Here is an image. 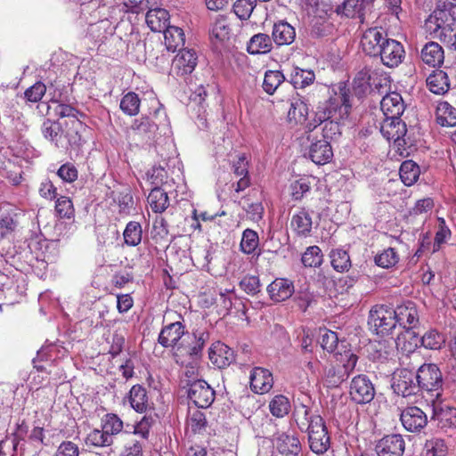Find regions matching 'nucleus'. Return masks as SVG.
Returning <instances> with one entry per match:
<instances>
[{
    "instance_id": "aec40b11",
    "label": "nucleus",
    "mask_w": 456,
    "mask_h": 456,
    "mask_svg": "<svg viewBox=\"0 0 456 456\" xmlns=\"http://www.w3.org/2000/svg\"><path fill=\"white\" fill-rule=\"evenodd\" d=\"M420 59L426 65L437 68L444 63V51L437 42L430 41L421 48Z\"/></svg>"
},
{
    "instance_id": "4d7b16f0",
    "label": "nucleus",
    "mask_w": 456,
    "mask_h": 456,
    "mask_svg": "<svg viewBox=\"0 0 456 456\" xmlns=\"http://www.w3.org/2000/svg\"><path fill=\"white\" fill-rule=\"evenodd\" d=\"M140 99L134 92H129L123 96L120 102V109L129 116H134L139 112Z\"/></svg>"
},
{
    "instance_id": "e433bc0d",
    "label": "nucleus",
    "mask_w": 456,
    "mask_h": 456,
    "mask_svg": "<svg viewBox=\"0 0 456 456\" xmlns=\"http://www.w3.org/2000/svg\"><path fill=\"white\" fill-rule=\"evenodd\" d=\"M314 72L312 69H305L295 67L290 75V83L295 88H305L314 83Z\"/></svg>"
},
{
    "instance_id": "c85d7f7f",
    "label": "nucleus",
    "mask_w": 456,
    "mask_h": 456,
    "mask_svg": "<svg viewBox=\"0 0 456 456\" xmlns=\"http://www.w3.org/2000/svg\"><path fill=\"white\" fill-rule=\"evenodd\" d=\"M165 45L168 51L175 52L181 49L185 43V36L183 30L176 26H170L164 29Z\"/></svg>"
},
{
    "instance_id": "7ed1b4c3",
    "label": "nucleus",
    "mask_w": 456,
    "mask_h": 456,
    "mask_svg": "<svg viewBox=\"0 0 456 456\" xmlns=\"http://www.w3.org/2000/svg\"><path fill=\"white\" fill-rule=\"evenodd\" d=\"M208 337L203 331L185 336L175 348L173 356L175 362L187 364V362H199Z\"/></svg>"
},
{
    "instance_id": "6ab92c4d",
    "label": "nucleus",
    "mask_w": 456,
    "mask_h": 456,
    "mask_svg": "<svg viewBox=\"0 0 456 456\" xmlns=\"http://www.w3.org/2000/svg\"><path fill=\"white\" fill-rule=\"evenodd\" d=\"M380 133L387 141L398 142L404 137L407 128L400 118H385L380 124Z\"/></svg>"
},
{
    "instance_id": "a18cd8bd",
    "label": "nucleus",
    "mask_w": 456,
    "mask_h": 456,
    "mask_svg": "<svg viewBox=\"0 0 456 456\" xmlns=\"http://www.w3.org/2000/svg\"><path fill=\"white\" fill-rule=\"evenodd\" d=\"M302 264L305 267H319L323 261V255L318 246L308 247L301 257Z\"/></svg>"
},
{
    "instance_id": "4c0bfd02",
    "label": "nucleus",
    "mask_w": 456,
    "mask_h": 456,
    "mask_svg": "<svg viewBox=\"0 0 456 456\" xmlns=\"http://www.w3.org/2000/svg\"><path fill=\"white\" fill-rule=\"evenodd\" d=\"M419 167L412 160H405L400 167V177L406 186L412 185L419 176Z\"/></svg>"
},
{
    "instance_id": "ddd939ff",
    "label": "nucleus",
    "mask_w": 456,
    "mask_h": 456,
    "mask_svg": "<svg viewBox=\"0 0 456 456\" xmlns=\"http://www.w3.org/2000/svg\"><path fill=\"white\" fill-rule=\"evenodd\" d=\"M400 419L403 428L412 433L419 432L428 424L427 414L417 406H409L403 409Z\"/></svg>"
},
{
    "instance_id": "4be33fe9",
    "label": "nucleus",
    "mask_w": 456,
    "mask_h": 456,
    "mask_svg": "<svg viewBox=\"0 0 456 456\" xmlns=\"http://www.w3.org/2000/svg\"><path fill=\"white\" fill-rule=\"evenodd\" d=\"M308 155L311 160L317 165L328 163L333 157L330 142L322 139L312 142Z\"/></svg>"
},
{
    "instance_id": "b1692460",
    "label": "nucleus",
    "mask_w": 456,
    "mask_h": 456,
    "mask_svg": "<svg viewBox=\"0 0 456 456\" xmlns=\"http://www.w3.org/2000/svg\"><path fill=\"white\" fill-rule=\"evenodd\" d=\"M240 407L242 414L251 424H257L259 419H267L264 411L260 410V404L254 395H247L240 399Z\"/></svg>"
},
{
    "instance_id": "3c124183",
    "label": "nucleus",
    "mask_w": 456,
    "mask_h": 456,
    "mask_svg": "<svg viewBox=\"0 0 456 456\" xmlns=\"http://www.w3.org/2000/svg\"><path fill=\"white\" fill-rule=\"evenodd\" d=\"M156 128L157 126L147 117H142L139 119H135L131 126V129L134 134L142 137V139H149L151 134L155 132Z\"/></svg>"
},
{
    "instance_id": "39448f33",
    "label": "nucleus",
    "mask_w": 456,
    "mask_h": 456,
    "mask_svg": "<svg viewBox=\"0 0 456 456\" xmlns=\"http://www.w3.org/2000/svg\"><path fill=\"white\" fill-rule=\"evenodd\" d=\"M453 4L447 1H439L434 11L425 20V28L431 35H437L445 31V28L452 26L456 19L452 16Z\"/></svg>"
},
{
    "instance_id": "393cba45",
    "label": "nucleus",
    "mask_w": 456,
    "mask_h": 456,
    "mask_svg": "<svg viewBox=\"0 0 456 456\" xmlns=\"http://www.w3.org/2000/svg\"><path fill=\"white\" fill-rule=\"evenodd\" d=\"M276 448L282 456H298L302 446L297 436L281 433L276 437Z\"/></svg>"
},
{
    "instance_id": "f3484780",
    "label": "nucleus",
    "mask_w": 456,
    "mask_h": 456,
    "mask_svg": "<svg viewBox=\"0 0 456 456\" xmlns=\"http://www.w3.org/2000/svg\"><path fill=\"white\" fill-rule=\"evenodd\" d=\"M250 387L256 394L267 393L273 386L271 371L262 367H255L250 372Z\"/></svg>"
},
{
    "instance_id": "5fc2aeb1",
    "label": "nucleus",
    "mask_w": 456,
    "mask_h": 456,
    "mask_svg": "<svg viewBox=\"0 0 456 456\" xmlns=\"http://www.w3.org/2000/svg\"><path fill=\"white\" fill-rule=\"evenodd\" d=\"M86 443L90 445L96 447H105L111 445L114 441L112 436H110L106 431L102 429H94L91 431L86 438Z\"/></svg>"
},
{
    "instance_id": "ea45409f",
    "label": "nucleus",
    "mask_w": 456,
    "mask_h": 456,
    "mask_svg": "<svg viewBox=\"0 0 456 456\" xmlns=\"http://www.w3.org/2000/svg\"><path fill=\"white\" fill-rule=\"evenodd\" d=\"M211 40L216 42H224L230 38L231 28L228 25L227 20L224 16L218 17L210 29Z\"/></svg>"
},
{
    "instance_id": "37998d69",
    "label": "nucleus",
    "mask_w": 456,
    "mask_h": 456,
    "mask_svg": "<svg viewBox=\"0 0 456 456\" xmlns=\"http://www.w3.org/2000/svg\"><path fill=\"white\" fill-rule=\"evenodd\" d=\"M54 113L55 116H58L60 118H70L71 119L68 121L69 126H70V128L75 130V135L77 134V128L78 126H81V122L77 119V110L68 104H57L54 108Z\"/></svg>"
},
{
    "instance_id": "cd10ccee",
    "label": "nucleus",
    "mask_w": 456,
    "mask_h": 456,
    "mask_svg": "<svg viewBox=\"0 0 456 456\" xmlns=\"http://www.w3.org/2000/svg\"><path fill=\"white\" fill-rule=\"evenodd\" d=\"M290 225L297 235L307 237L312 231V217L305 208H302L298 213L293 215Z\"/></svg>"
},
{
    "instance_id": "473e14b6",
    "label": "nucleus",
    "mask_w": 456,
    "mask_h": 456,
    "mask_svg": "<svg viewBox=\"0 0 456 456\" xmlns=\"http://www.w3.org/2000/svg\"><path fill=\"white\" fill-rule=\"evenodd\" d=\"M118 438L124 444L120 456H142V442L134 435L124 432Z\"/></svg>"
},
{
    "instance_id": "0eeeda50",
    "label": "nucleus",
    "mask_w": 456,
    "mask_h": 456,
    "mask_svg": "<svg viewBox=\"0 0 456 456\" xmlns=\"http://www.w3.org/2000/svg\"><path fill=\"white\" fill-rule=\"evenodd\" d=\"M394 308L384 305L373 306L369 314L368 324L378 335H388L396 327Z\"/></svg>"
},
{
    "instance_id": "bb28decb",
    "label": "nucleus",
    "mask_w": 456,
    "mask_h": 456,
    "mask_svg": "<svg viewBox=\"0 0 456 456\" xmlns=\"http://www.w3.org/2000/svg\"><path fill=\"white\" fill-rule=\"evenodd\" d=\"M432 420L441 428L456 426V408L448 405H434Z\"/></svg>"
},
{
    "instance_id": "6e6552de",
    "label": "nucleus",
    "mask_w": 456,
    "mask_h": 456,
    "mask_svg": "<svg viewBox=\"0 0 456 456\" xmlns=\"http://www.w3.org/2000/svg\"><path fill=\"white\" fill-rule=\"evenodd\" d=\"M69 126L68 121L59 122L46 119L43 122L41 131L44 137L58 148H66L75 142V136L64 129Z\"/></svg>"
},
{
    "instance_id": "6e6d98bb",
    "label": "nucleus",
    "mask_w": 456,
    "mask_h": 456,
    "mask_svg": "<svg viewBox=\"0 0 456 456\" xmlns=\"http://www.w3.org/2000/svg\"><path fill=\"white\" fill-rule=\"evenodd\" d=\"M242 208L247 212L248 218L254 222L260 221L265 212L261 201H251L249 198L243 199Z\"/></svg>"
},
{
    "instance_id": "4468645a",
    "label": "nucleus",
    "mask_w": 456,
    "mask_h": 456,
    "mask_svg": "<svg viewBox=\"0 0 456 456\" xmlns=\"http://www.w3.org/2000/svg\"><path fill=\"white\" fill-rule=\"evenodd\" d=\"M197 65V55L193 50L180 49L172 62V69L177 76L191 74Z\"/></svg>"
},
{
    "instance_id": "9d476101",
    "label": "nucleus",
    "mask_w": 456,
    "mask_h": 456,
    "mask_svg": "<svg viewBox=\"0 0 456 456\" xmlns=\"http://www.w3.org/2000/svg\"><path fill=\"white\" fill-rule=\"evenodd\" d=\"M349 395L354 403L366 404L373 400L375 387L366 375H357L351 381Z\"/></svg>"
},
{
    "instance_id": "72a5a7b5",
    "label": "nucleus",
    "mask_w": 456,
    "mask_h": 456,
    "mask_svg": "<svg viewBox=\"0 0 456 456\" xmlns=\"http://www.w3.org/2000/svg\"><path fill=\"white\" fill-rule=\"evenodd\" d=\"M436 122L442 126H456V109L447 102H440L436 111Z\"/></svg>"
},
{
    "instance_id": "2f4dec72",
    "label": "nucleus",
    "mask_w": 456,
    "mask_h": 456,
    "mask_svg": "<svg viewBox=\"0 0 456 456\" xmlns=\"http://www.w3.org/2000/svg\"><path fill=\"white\" fill-rule=\"evenodd\" d=\"M147 200L151 210L155 213H162L169 206L167 193L160 187H153Z\"/></svg>"
},
{
    "instance_id": "864d4df0",
    "label": "nucleus",
    "mask_w": 456,
    "mask_h": 456,
    "mask_svg": "<svg viewBox=\"0 0 456 456\" xmlns=\"http://www.w3.org/2000/svg\"><path fill=\"white\" fill-rule=\"evenodd\" d=\"M335 29L332 22L322 17L315 18L311 29V35L314 37H324L331 35Z\"/></svg>"
},
{
    "instance_id": "f704fd0d",
    "label": "nucleus",
    "mask_w": 456,
    "mask_h": 456,
    "mask_svg": "<svg viewBox=\"0 0 456 456\" xmlns=\"http://www.w3.org/2000/svg\"><path fill=\"white\" fill-rule=\"evenodd\" d=\"M129 402L137 412H143L149 407L146 389L141 385H134L130 389Z\"/></svg>"
},
{
    "instance_id": "7c9ffc66",
    "label": "nucleus",
    "mask_w": 456,
    "mask_h": 456,
    "mask_svg": "<svg viewBox=\"0 0 456 456\" xmlns=\"http://www.w3.org/2000/svg\"><path fill=\"white\" fill-rule=\"evenodd\" d=\"M209 358L218 368H224L233 361V353L227 346L218 344L210 348Z\"/></svg>"
},
{
    "instance_id": "774afa93",
    "label": "nucleus",
    "mask_w": 456,
    "mask_h": 456,
    "mask_svg": "<svg viewBox=\"0 0 456 456\" xmlns=\"http://www.w3.org/2000/svg\"><path fill=\"white\" fill-rule=\"evenodd\" d=\"M437 37L450 49L456 51V22L445 28V31L437 35Z\"/></svg>"
},
{
    "instance_id": "f257e3e1",
    "label": "nucleus",
    "mask_w": 456,
    "mask_h": 456,
    "mask_svg": "<svg viewBox=\"0 0 456 456\" xmlns=\"http://www.w3.org/2000/svg\"><path fill=\"white\" fill-rule=\"evenodd\" d=\"M361 45L366 54L379 57L388 68L398 67L405 57L403 45L399 41L389 38L387 32L381 27L366 29L362 34Z\"/></svg>"
},
{
    "instance_id": "69168bd1",
    "label": "nucleus",
    "mask_w": 456,
    "mask_h": 456,
    "mask_svg": "<svg viewBox=\"0 0 456 456\" xmlns=\"http://www.w3.org/2000/svg\"><path fill=\"white\" fill-rule=\"evenodd\" d=\"M45 85L42 82H37L25 91L24 97L30 102H37L45 95Z\"/></svg>"
},
{
    "instance_id": "f8f14e48",
    "label": "nucleus",
    "mask_w": 456,
    "mask_h": 456,
    "mask_svg": "<svg viewBox=\"0 0 456 456\" xmlns=\"http://www.w3.org/2000/svg\"><path fill=\"white\" fill-rule=\"evenodd\" d=\"M404 449V439L399 434L385 436L375 445V452L378 456H402Z\"/></svg>"
},
{
    "instance_id": "c756f323",
    "label": "nucleus",
    "mask_w": 456,
    "mask_h": 456,
    "mask_svg": "<svg viewBox=\"0 0 456 456\" xmlns=\"http://www.w3.org/2000/svg\"><path fill=\"white\" fill-rule=\"evenodd\" d=\"M429 90L436 94H444L450 89L449 77L446 72L436 69L427 78Z\"/></svg>"
},
{
    "instance_id": "09e8293b",
    "label": "nucleus",
    "mask_w": 456,
    "mask_h": 456,
    "mask_svg": "<svg viewBox=\"0 0 456 456\" xmlns=\"http://www.w3.org/2000/svg\"><path fill=\"white\" fill-rule=\"evenodd\" d=\"M419 342L427 349L438 350L445 343V339L443 334L430 330L420 338Z\"/></svg>"
},
{
    "instance_id": "c9c22d12",
    "label": "nucleus",
    "mask_w": 456,
    "mask_h": 456,
    "mask_svg": "<svg viewBox=\"0 0 456 456\" xmlns=\"http://www.w3.org/2000/svg\"><path fill=\"white\" fill-rule=\"evenodd\" d=\"M167 16L168 13L164 9H151L146 13V23L152 31H161L167 27Z\"/></svg>"
},
{
    "instance_id": "de8ad7c7",
    "label": "nucleus",
    "mask_w": 456,
    "mask_h": 456,
    "mask_svg": "<svg viewBox=\"0 0 456 456\" xmlns=\"http://www.w3.org/2000/svg\"><path fill=\"white\" fill-rule=\"evenodd\" d=\"M197 364L198 362H187V364H183L185 367L180 378V384L183 388H189L194 382L202 380L198 378Z\"/></svg>"
},
{
    "instance_id": "e2e57ef3",
    "label": "nucleus",
    "mask_w": 456,
    "mask_h": 456,
    "mask_svg": "<svg viewBox=\"0 0 456 456\" xmlns=\"http://www.w3.org/2000/svg\"><path fill=\"white\" fill-rule=\"evenodd\" d=\"M55 210L61 218H71L75 211L71 200L66 196H61L57 199Z\"/></svg>"
},
{
    "instance_id": "9b49d317",
    "label": "nucleus",
    "mask_w": 456,
    "mask_h": 456,
    "mask_svg": "<svg viewBox=\"0 0 456 456\" xmlns=\"http://www.w3.org/2000/svg\"><path fill=\"white\" fill-rule=\"evenodd\" d=\"M187 395L198 408H208L213 403L216 393L205 380H201L187 388Z\"/></svg>"
},
{
    "instance_id": "052dcab7",
    "label": "nucleus",
    "mask_w": 456,
    "mask_h": 456,
    "mask_svg": "<svg viewBox=\"0 0 456 456\" xmlns=\"http://www.w3.org/2000/svg\"><path fill=\"white\" fill-rule=\"evenodd\" d=\"M256 5V0H237L232 6L236 16L241 20H247L251 16Z\"/></svg>"
},
{
    "instance_id": "680f3d73",
    "label": "nucleus",
    "mask_w": 456,
    "mask_h": 456,
    "mask_svg": "<svg viewBox=\"0 0 456 456\" xmlns=\"http://www.w3.org/2000/svg\"><path fill=\"white\" fill-rule=\"evenodd\" d=\"M359 0H344L342 4H338L335 12L338 16L346 18L360 17V10H358L357 3Z\"/></svg>"
},
{
    "instance_id": "2eb2a0df",
    "label": "nucleus",
    "mask_w": 456,
    "mask_h": 456,
    "mask_svg": "<svg viewBox=\"0 0 456 456\" xmlns=\"http://www.w3.org/2000/svg\"><path fill=\"white\" fill-rule=\"evenodd\" d=\"M184 338V327L180 322H175L164 326L159 335L158 342L163 347L175 348L178 342Z\"/></svg>"
},
{
    "instance_id": "412c9836",
    "label": "nucleus",
    "mask_w": 456,
    "mask_h": 456,
    "mask_svg": "<svg viewBox=\"0 0 456 456\" xmlns=\"http://www.w3.org/2000/svg\"><path fill=\"white\" fill-rule=\"evenodd\" d=\"M267 292L273 301L282 302L293 295L294 284L289 280L278 278L268 285Z\"/></svg>"
},
{
    "instance_id": "338daca9",
    "label": "nucleus",
    "mask_w": 456,
    "mask_h": 456,
    "mask_svg": "<svg viewBox=\"0 0 456 456\" xmlns=\"http://www.w3.org/2000/svg\"><path fill=\"white\" fill-rule=\"evenodd\" d=\"M240 287L248 295H256L260 291L261 284L257 276H245L240 281Z\"/></svg>"
},
{
    "instance_id": "c03bdc74",
    "label": "nucleus",
    "mask_w": 456,
    "mask_h": 456,
    "mask_svg": "<svg viewBox=\"0 0 456 456\" xmlns=\"http://www.w3.org/2000/svg\"><path fill=\"white\" fill-rule=\"evenodd\" d=\"M332 267L339 273L346 272L351 267V260L346 250L338 248L330 252Z\"/></svg>"
},
{
    "instance_id": "13d9d810",
    "label": "nucleus",
    "mask_w": 456,
    "mask_h": 456,
    "mask_svg": "<svg viewBox=\"0 0 456 456\" xmlns=\"http://www.w3.org/2000/svg\"><path fill=\"white\" fill-rule=\"evenodd\" d=\"M375 263L382 268H390L399 261V256L395 248H388L375 256Z\"/></svg>"
},
{
    "instance_id": "f03ea898",
    "label": "nucleus",
    "mask_w": 456,
    "mask_h": 456,
    "mask_svg": "<svg viewBox=\"0 0 456 456\" xmlns=\"http://www.w3.org/2000/svg\"><path fill=\"white\" fill-rule=\"evenodd\" d=\"M303 417L297 421L301 431L308 433L309 447L316 454L325 453L330 446V437L323 419L318 414H313L305 405H302Z\"/></svg>"
},
{
    "instance_id": "423d86ee",
    "label": "nucleus",
    "mask_w": 456,
    "mask_h": 456,
    "mask_svg": "<svg viewBox=\"0 0 456 456\" xmlns=\"http://www.w3.org/2000/svg\"><path fill=\"white\" fill-rule=\"evenodd\" d=\"M351 110V104L346 94L337 98H330L317 108L315 121L318 124H324L332 119H343L348 117Z\"/></svg>"
},
{
    "instance_id": "a211bd4d",
    "label": "nucleus",
    "mask_w": 456,
    "mask_h": 456,
    "mask_svg": "<svg viewBox=\"0 0 456 456\" xmlns=\"http://www.w3.org/2000/svg\"><path fill=\"white\" fill-rule=\"evenodd\" d=\"M394 312L395 313L396 324L398 323L408 330L419 323L418 311L415 304L411 301H407L403 305H398L394 309Z\"/></svg>"
},
{
    "instance_id": "79ce46f5",
    "label": "nucleus",
    "mask_w": 456,
    "mask_h": 456,
    "mask_svg": "<svg viewBox=\"0 0 456 456\" xmlns=\"http://www.w3.org/2000/svg\"><path fill=\"white\" fill-rule=\"evenodd\" d=\"M290 407L289 398L283 395H275L269 403L270 412L276 418H283L288 415Z\"/></svg>"
},
{
    "instance_id": "dca6fc26",
    "label": "nucleus",
    "mask_w": 456,
    "mask_h": 456,
    "mask_svg": "<svg viewBox=\"0 0 456 456\" xmlns=\"http://www.w3.org/2000/svg\"><path fill=\"white\" fill-rule=\"evenodd\" d=\"M276 47L290 45L296 39V29L286 20L274 22L271 36Z\"/></svg>"
},
{
    "instance_id": "8fccbe9b",
    "label": "nucleus",
    "mask_w": 456,
    "mask_h": 456,
    "mask_svg": "<svg viewBox=\"0 0 456 456\" xmlns=\"http://www.w3.org/2000/svg\"><path fill=\"white\" fill-rule=\"evenodd\" d=\"M102 428L114 440L115 436L122 434L123 421L116 414L108 413L102 419Z\"/></svg>"
},
{
    "instance_id": "1a4fd4ad",
    "label": "nucleus",
    "mask_w": 456,
    "mask_h": 456,
    "mask_svg": "<svg viewBox=\"0 0 456 456\" xmlns=\"http://www.w3.org/2000/svg\"><path fill=\"white\" fill-rule=\"evenodd\" d=\"M391 387L395 394L405 398L416 396L420 392L416 373L407 368L394 372Z\"/></svg>"
},
{
    "instance_id": "5701e85b",
    "label": "nucleus",
    "mask_w": 456,
    "mask_h": 456,
    "mask_svg": "<svg viewBox=\"0 0 456 456\" xmlns=\"http://www.w3.org/2000/svg\"><path fill=\"white\" fill-rule=\"evenodd\" d=\"M380 108L385 118H400L404 111V104L401 94L393 92L384 96Z\"/></svg>"
},
{
    "instance_id": "0e129e2a",
    "label": "nucleus",
    "mask_w": 456,
    "mask_h": 456,
    "mask_svg": "<svg viewBox=\"0 0 456 456\" xmlns=\"http://www.w3.org/2000/svg\"><path fill=\"white\" fill-rule=\"evenodd\" d=\"M427 456H445L447 446L443 439L432 438L425 444Z\"/></svg>"
},
{
    "instance_id": "a19ab883",
    "label": "nucleus",
    "mask_w": 456,
    "mask_h": 456,
    "mask_svg": "<svg viewBox=\"0 0 456 456\" xmlns=\"http://www.w3.org/2000/svg\"><path fill=\"white\" fill-rule=\"evenodd\" d=\"M125 243L129 247L139 245L142 239V225L138 222L130 221L123 232Z\"/></svg>"
},
{
    "instance_id": "a878e982",
    "label": "nucleus",
    "mask_w": 456,
    "mask_h": 456,
    "mask_svg": "<svg viewBox=\"0 0 456 456\" xmlns=\"http://www.w3.org/2000/svg\"><path fill=\"white\" fill-rule=\"evenodd\" d=\"M272 37L265 33H257L252 36L247 44V51L251 55L266 54L273 48Z\"/></svg>"
},
{
    "instance_id": "bf43d9fd",
    "label": "nucleus",
    "mask_w": 456,
    "mask_h": 456,
    "mask_svg": "<svg viewBox=\"0 0 456 456\" xmlns=\"http://www.w3.org/2000/svg\"><path fill=\"white\" fill-rule=\"evenodd\" d=\"M258 242L257 232L251 229H246L242 233L240 249L245 254H251L257 248Z\"/></svg>"
},
{
    "instance_id": "49530a36",
    "label": "nucleus",
    "mask_w": 456,
    "mask_h": 456,
    "mask_svg": "<svg viewBox=\"0 0 456 456\" xmlns=\"http://www.w3.org/2000/svg\"><path fill=\"white\" fill-rule=\"evenodd\" d=\"M285 77L280 70H268L265 74L263 88L268 94H273L279 86L284 82Z\"/></svg>"
},
{
    "instance_id": "20e7f679",
    "label": "nucleus",
    "mask_w": 456,
    "mask_h": 456,
    "mask_svg": "<svg viewBox=\"0 0 456 456\" xmlns=\"http://www.w3.org/2000/svg\"><path fill=\"white\" fill-rule=\"evenodd\" d=\"M416 380L421 393H428L436 399L441 396L444 379L442 371L435 363H423L416 371Z\"/></svg>"
},
{
    "instance_id": "58836bf2",
    "label": "nucleus",
    "mask_w": 456,
    "mask_h": 456,
    "mask_svg": "<svg viewBox=\"0 0 456 456\" xmlns=\"http://www.w3.org/2000/svg\"><path fill=\"white\" fill-rule=\"evenodd\" d=\"M308 115L307 105L299 99H297L290 103L288 111V120L291 124H302L306 120Z\"/></svg>"
},
{
    "instance_id": "603ef678",
    "label": "nucleus",
    "mask_w": 456,
    "mask_h": 456,
    "mask_svg": "<svg viewBox=\"0 0 456 456\" xmlns=\"http://www.w3.org/2000/svg\"><path fill=\"white\" fill-rule=\"evenodd\" d=\"M346 379L347 377L340 366L330 364L324 369V379L329 387H338Z\"/></svg>"
}]
</instances>
